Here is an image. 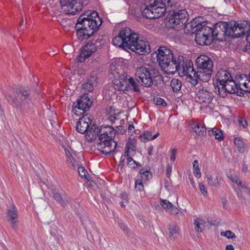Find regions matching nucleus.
Returning a JSON list of instances; mask_svg holds the SVG:
<instances>
[{
  "label": "nucleus",
  "mask_w": 250,
  "mask_h": 250,
  "mask_svg": "<svg viewBox=\"0 0 250 250\" xmlns=\"http://www.w3.org/2000/svg\"><path fill=\"white\" fill-rule=\"evenodd\" d=\"M102 23V18L100 17L97 12H84L79 17L75 25L79 40L83 41L92 37Z\"/></svg>",
  "instance_id": "nucleus-1"
},
{
  "label": "nucleus",
  "mask_w": 250,
  "mask_h": 250,
  "mask_svg": "<svg viewBox=\"0 0 250 250\" xmlns=\"http://www.w3.org/2000/svg\"><path fill=\"white\" fill-rule=\"evenodd\" d=\"M108 126H101L99 129L95 125L93 124L86 131V138L90 141H95L99 137L100 142L98 144L100 151L106 156L109 155V136L105 130Z\"/></svg>",
  "instance_id": "nucleus-2"
},
{
  "label": "nucleus",
  "mask_w": 250,
  "mask_h": 250,
  "mask_svg": "<svg viewBox=\"0 0 250 250\" xmlns=\"http://www.w3.org/2000/svg\"><path fill=\"white\" fill-rule=\"evenodd\" d=\"M178 0H154L147 5H143L142 14L148 19L160 18L166 12L167 6H172L177 3Z\"/></svg>",
  "instance_id": "nucleus-3"
},
{
  "label": "nucleus",
  "mask_w": 250,
  "mask_h": 250,
  "mask_svg": "<svg viewBox=\"0 0 250 250\" xmlns=\"http://www.w3.org/2000/svg\"><path fill=\"white\" fill-rule=\"evenodd\" d=\"M221 25L225 30L223 32L225 34L228 33L229 36H231L234 38L241 37L250 30V22L245 21L240 23L234 21L229 24L221 23L219 26Z\"/></svg>",
  "instance_id": "nucleus-4"
},
{
  "label": "nucleus",
  "mask_w": 250,
  "mask_h": 250,
  "mask_svg": "<svg viewBox=\"0 0 250 250\" xmlns=\"http://www.w3.org/2000/svg\"><path fill=\"white\" fill-rule=\"evenodd\" d=\"M176 68V71L178 72L180 76H187L191 84L195 85L197 84L196 80L195 78V70L193 67V63L191 62L187 61L185 62L184 57L179 56L177 58Z\"/></svg>",
  "instance_id": "nucleus-5"
},
{
  "label": "nucleus",
  "mask_w": 250,
  "mask_h": 250,
  "mask_svg": "<svg viewBox=\"0 0 250 250\" xmlns=\"http://www.w3.org/2000/svg\"><path fill=\"white\" fill-rule=\"evenodd\" d=\"M220 28V26L216 25L214 29H212L208 26L203 27L195 34V40L196 43L201 45H204L210 43L211 40H214L218 34V28Z\"/></svg>",
  "instance_id": "nucleus-6"
},
{
  "label": "nucleus",
  "mask_w": 250,
  "mask_h": 250,
  "mask_svg": "<svg viewBox=\"0 0 250 250\" xmlns=\"http://www.w3.org/2000/svg\"><path fill=\"white\" fill-rule=\"evenodd\" d=\"M188 14L185 9H176L171 11L166 19V25L169 28H176V26L184 25L187 21Z\"/></svg>",
  "instance_id": "nucleus-7"
},
{
  "label": "nucleus",
  "mask_w": 250,
  "mask_h": 250,
  "mask_svg": "<svg viewBox=\"0 0 250 250\" xmlns=\"http://www.w3.org/2000/svg\"><path fill=\"white\" fill-rule=\"evenodd\" d=\"M60 4L62 12L67 15H76L83 6V0H61Z\"/></svg>",
  "instance_id": "nucleus-8"
},
{
  "label": "nucleus",
  "mask_w": 250,
  "mask_h": 250,
  "mask_svg": "<svg viewBox=\"0 0 250 250\" xmlns=\"http://www.w3.org/2000/svg\"><path fill=\"white\" fill-rule=\"evenodd\" d=\"M104 42L103 39L96 41L95 42H87L81 50V51L77 58L78 62H82L85 59L90 57L92 54L95 52L97 47L104 46Z\"/></svg>",
  "instance_id": "nucleus-9"
},
{
  "label": "nucleus",
  "mask_w": 250,
  "mask_h": 250,
  "mask_svg": "<svg viewBox=\"0 0 250 250\" xmlns=\"http://www.w3.org/2000/svg\"><path fill=\"white\" fill-rule=\"evenodd\" d=\"M92 101L87 94L82 96L80 99L77 100L76 104L73 105V111L76 116L83 114L87 111L92 104Z\"/></svg>",
  "instance_id": "nucleus-10"
},
{
  "label": "nucleus",
  "mask_w": 250,
  "mask_h": 250,
  "mask_svg": "<svg viewBox=\"0 0 250 250\" xmlns=\"http://www.w3.org/2000/svg\"><path fill=\"white\" fill-rule=\"evenodd\" d=\"M128 49L139 55H144L150 52V48L148 42L139 39L138 35L137 38L132 41L131 43L129 44Z\"/></svg>",
  "instance_id": "nucleus-11"
},
{
  "label": "nucleus",
  "mask_w": 250,
  "mask_h": 250,
  "mask_svg": "<svg viewBox=\"0 0 250 250\" xmlns=\"http://www.w3.org/2000/svg\"><path fill=\"white\" fill-rule=\"evenodd\" d=\"M135 76L138 83L145 87H149L153 84V80L149 71L144 66L136 69Z\"/></svg>",
  "instance_id": "nucleus-12"
},
{
  "label": "nucleus",
  "mask_w": 250,
  "mask_h": 250,
  "mask_svg": "<svg viewBox=\"0 0 250 250\" xmlns=\"http://www.w3.org/2000/svg\"><path fill=\"white\" fill-rule=\"evenodd\" d=\"M227 175L232 182L237 185L238 188L236 189V192L239 198H245L248 195L250 196V189L246 186L245 184L242 183L238 175L231 171L229 172Z\"/></svg>",
  "instance_id": "nucleus-13"
},
{
  "label": "nucleus",
  "mask_w": 250,
  "mask_h": 250,
  "mask_svg": "<svg viewBox=\"0 0 250 250\" xmlns=\"http://www.w3.org/2000/svg\"><path fill=\"white\" fill-rule=\"evenodd\" d=\"M159 64L166 73L168 74H173L176 72V64L177 59L174 56H169L168 58L163 59L158 62Z\"/></svg>",
  "instance_id": "nucleus-14"
},
{
  "label": "nucleus",
  "mask_w": 250,
  "mask_h": 250,
  "mask_svg": "<svg viewBox=\"0 0 250 250\" xmlns=\"http://www.w3.org/2000/svg\"><path fill=\"white\" fill-rule=\"evenodd\" d=\"M237 83L231 78L220 87H218V94L222 98L227 96V92L230 94H234L237 92L238 90Z\"/></svg>",
  "instance_id": "nucleus-15"
},
{
  "label": "nucleus",
  "mask_w": 250,
  "mask_h": 250,
  "mask_svg": "<svg viewBox=\"0 0 250 250\" xmlns=\"http://www.w3.org/2000/svg\"><path fill=\"white\" fill-rule=\"evenodd\" d=\"M197 69L206 71H212L213 62L206 55H201L196 60Z\"/></svg>",
  "instance_id": "nucleus-16"
},
{
  "label": "nucleus",
  "mask_w": 250,
  "mask_h": 250,
  "mask_svg": "<svg viewBox=\"0 0 250 250\" xmlns=\"http://www.w3.org/2000/svg\"><path fill=\"white\" fill-rule=\"evenodd\" d=\"M214 97L213 94L208 90L202 88L196 93V101L200 104H209Z\"/></svg>",
  "instance_id": "nucleus-17"
},
{
  "label": "nucleus",
  "mask_w": 250,
  "mask_h": 250,
  "mask_svg": "<svg viewBox=\"0 0 250 250\" xmlns=\"http://www.w3.org/2000/svg\"><path fill=\"white\" fill-rule=\"evenodd\" d=\"M7 215L12 229L14 230H17L19 221L18 217L17 209L14 204H12L11 207L7 209Z\"/></svg>",
  "instance_id": "nucleus-18"
},
{
  "label": "nucleus",
  "mask_w": 250,
  "mask_h": 250,
  "mask_svg": "<svg viewBox=\"0 0 250 250\" xmlns=\"http://www.w3.org/2000/svg\"><path fill=\"white\" fill-rule=\"evenodd\" d=\"M91 121L89 117L85 114L79 119L76 125V129L78 132L84 134L88 130Z\"/></svg>",
  "instance_id": "nucleus-19"
},
{
  "label": "nucleus",
  "mask_w": 250,
  "mask_h": 250,
  "mask_svg": "<svg viewBox=\"0 0 250 250\" xmlns=\"http://www.w3.org/2000/svg\"><path fill=\"white\" fill-rule=\"evenodd\" d=\"M205 26L206 24L205 23H201L197 19H195L190 22H186L184 29L185 32L187 31L188 32L196 33Z\"/></svg>",
  "instance_id": "nucleus-20"
},
{
  "label": "nucleus",
  "mask_w": 250,
  "mask_h": 250,
  "mask_svg": "<svg viewBox=\"0 0 250 250\" xmlns=\"http://www.w3.org/2000/svg\"><path fill=\"white\" fill-rule=\"evenodd\" d=\"M119 33L127 44H130L132 41L137 38V34L128 27L123 28L120 30Z\"/></svg>",
  "instance_id": "nucleus-21"
},
{
  "label": "nucleus",
  "mask_w": 250,
  "mask_h": 250,
  "mask_svg": "<svg viewBox=\"0 0 250 250\" xmlns=\"http://www.w3.org/2000/svg\"><path fill=\"white\" fill-rule=\"evenodd\" d=\"M160 204L166 211L169 212L171 215H176L179 213L182 214V213L179 208L174 207L173 205L167 200L161 199Z\"/></svg>",
  "instance_id": "nucleus-22"
},
{
  "label": "nucleus",
  "mask_w": 250,
  "mask_h": 250,
  "mask_svg": "<svg viewBox=\"0 0 250 250\" xmlns=\"http://www.w3.org/2000/svg\"><path fill=\"white\" fill-rule=\"evenodd\" d=\"M231 78L229 72L223 69L219 70L216 75V81L219 83L220 87Z\"/></svg>",
  "instance_id": "nucleus-23"
},
{
  "label": "nucleus",
  "mask_w": 250,
  "mask_h": 250,
  "mask_svg": "<svg viewBox=\"0 0 250 250\" xmlns=\"http://www.w3.org/2000/svg\"><path fill=\"white\" fill-rule=\"evenodd\" d=\"M237 84L238 89L250 93V73L248 76L241 77Z\"/></svg>",
  "instance_id": "nucleus-24"
},
{
  "label": "nucleus",
  "mask_w": 250,
  "mask_h": 250,
  "mask_svg": "<svg viewBox=\"0 0 250 250\" xmlns=\"http://www.w3.org/2000/svg\"><path fill=\"white\" fill-rule=\"evenodd\" d=\"M136 141L134 139L129 138L126 142L125 147L126 156H134L136 151Z\"/></svg>",
  "instance_id": "nucleus-25"
},
{
  "label": "nucleus",
  "mask_w": 250,
  "mask_h": 250,
  "mask_svg": "<svg viewBox=\"0 0 250 250\" xmlns=\"http://www.w3.org/2000/svg\"><path fill=\"white\" fill-rule=\"evenodd\" d=\"M212 72V71H206L204 69H203L202 70L197 69V71H195V78L196 80V82L197 83L198 80L203 82H208L211 78Z\"/></svg>",
  "instance_id": "nucleus-26"
},
{
  "label": "nucleus",
  "mask_w": 250,
  "mask_h": 250,
  "mask_svg": "<svg viewBox=\"0 0 250 250\" xmlns=\"http://www.w3.org/2000/svg\"><path fill=\"white\" fill-rule=\"evenodd\" d=\"M157 60L158 62L162 61L163 59L168 58L169 56H173L171 51L165 46L160 47L157 50Z\"/></svg>",
  "instance_id": "nucleus-27"
},
{
  "label": "nucleus",
  "mask_w": 250,
  "mask_h": 250,
  "mask_svg": "<svg viewBox=\"0 0 250 250\" xmlns=\"http://www.w3.org/2000/svg\"><path fill=\"white\" fill-rule=\"evenodd\" d=\"M112 43L114 46L121 47L125 50H128L129 44L125 41V39H123L120 33L113 38Z\"/></svg>",
  "instance_id": "nucleus-28"
},
{
  "label": "nucleus",
  "mask_w": 250,
  "mask_h": 250,
  "mask_svg": "<svg viewBox=\"0 0 250 250\" xmlns=\"http://www.w3.org/2000/svg\"><path fill=\"white\" fill-rule=\"evenodd\" d=\"M168 230L170 239L175 240L179 234L178 227L175 224H171L168 226Z\"/></svg>",
  "instance_id": "nucleus-29"
},
{
  "label": "nucleus",
  "mask_w": 250,
  "mask_h": 250,
  "mask_svg": "<svg viewBox=\"0 0 250 250\" xmlns=\"http://www.w3.org/2000/svg\"><path fill=\"white\" fill-rule=\"evenodd\" d=\"M208 134L209 136L214 137L216 139L222 140L223 139V134L222 130L216 128H213L208 131Z\"/></svg>",
  "instance_id": "nucleus-30"
},
{
  "label": "nucleus",
  "mask_w": 250,
  "mask_h": 250,
  "mask_svg": "<svg viewBox=\"0 0 250 250\" xmlns=\"http://www.w3.org/2000/svg\"><path fill=\"white\" fill-rule=\"evenodd\" d=\"M206 222L201 218H196L194 219V224L195 229L196 232L201 233L202 232Z\"/></svg>",
  "instance_id": "nucleus-31"
},
{
  "label": "nucleus",
  "mask_w": 250,
  "mask_h": 250,
  "mask_svg": "<svg viewBox=\"0 0 250 250\" xmlns=\"http://www.w3.org/2000/svg\"><path fill=\"white\" fill-rule=\"evenodd\" d=\"M53 194L54 199L61 204L62 206L65 207L67 205L68 203L67 200L65 198H63L60 193L56 191H53Z\"/></svg>",
  "instance_id": "nucleus-32"
},
{
  "label": "nucleus",
  "mask_w": 250,
  "mask_h": 250,
  "mask_svg": "<svg viewBox=\"0 0 250 250\" xmlns=\"http://www.w3.org/2000/svg\"><path fill=\"white\" fill-rule=\"evenodd\" d=\"M95 79L94 77L88 79L87 82L83 84V88L88 92H90L94 89Z\"/></svg>",
  "instance_id": "nucleus-33"
},
{
  "label": "nucleus",
  "mask_w": 250,
  "mask_h": 250,
  "mask_svg": "<svg viewBox=\"0 0 250 250\" xmlns=\"http://www.w3.org/2000/svg\"><path fill=\"white\" fill-rule=\"evenodd\" d=\"M182 86V83L180 81L176 79H173L170 82V86L173 91H177L180 90Z\"/></svg>",
  "instance_id": "nucleus-34"
},
{
  "label": "nucleus",
  "mask_w": 250,
  "mask_h": 250,
  "mask_svg": "<svg viewBox=\"0 0 250 250\" xmlns=\"http://www.w3.org/2000/svg\"><path fill=\"white\" fill-rule=\"evenodd\" d=\"M193 130L198 135H204L206 133V128L201 126L198 123H196L193 127Z\"/></svg>",
  "instance_id": "nucleus-35"
},
{
  "label": "nucleus",
  "mask_w": 250,
  "mask_h": 250,
  "mask_svg": "<svg viewBox=\"0 0 250 250\" xmlns=\"http://www.w3.org/2000/svg\"><path fill=\"white\" fill-rule=\"evenodd\" d=\"M78 171L80 177H81L82 178H84L86 179V180L88 181H90L91 180V179L90 178L89 176H88V174L87 171L86 170V169H84L83 167H78Z\"/></svg>",
  "instance_id": "nucleus-36"
},
{
  "label": "nucleus",
  "mask_w": 250,
  "mask_h": 250,
  "mask_svg": "<svg viewBox=\"0 0 250 250\" xmlns=\"http://www.w3.org/2000/svg\"><path fill=\"white\" fill-rule=\"evenodd\" d=\"M5 97L8 102L14 106H17L20 104L19 100L15 97H13L9 93L6 94Z\"/></svg>",
  "instance_id": "nucleus-37"
},
{
  "label": "nucleus",
  "mask_w": 250,
  "mask_h": 250,
  "mask_svg": "<svg viewBox=\"0 0 250 250\" xmlns=\"http://www.w3.org/2000/svg\"><path fill=\"white\" fill-rule=\"evenodd\" d=\"M234 143L236 146L237 147L238 151L240 152H243L244 151V147L242 140L238 137L235 138L234 140Z\"/></svg>",
  "instance_id": "nucleus-38"
},
{
  "label": "nucleus",
  "mask_w": 250,
  "mask_h": 250,
  "mask_svg": "<svg viewBox=\"0 0 250 250\" xmlns=\"http://www.w3.org/2000/svg\"><path fill=\"white\" fill-rule=\"evenodd\" d=\"M128 86L133 89L134 91H139V85L132 78H129L128 80Z\"/></svg>",
  "instance_id": "nucleus-39"
},
{
  "label": "nucleus",
  "mask_w": 250,
  "mask_h": 250,
  "mask_svg": "<svg viewBox=\"0 0 250 250\" xmlns=\"http://www.w3.org/2000/svg\"><path fill=\"white\" fill-rule=\"evenodd\" d=\"M140 173L141 178L144 180H147L149 179V177L150 176V174L149 171L145 169L144 168H142L140 169Z\"/></svg>",
  "instance_id": "nucleus-40"
},
{
  "label": "nucleus",
  "mask_w": 250,
  "mask_h": 250,
  "mask_svg": "<svg viewBox=\"0 0 250 250\" xmlns=\"http://www.w3.org/2000/svg\"><path fill=\"white\" fill-rule=\"evenodd\" d=\"M154 103L158 105H162L163 106H166L167 105V103L161 98H155L153 100Z\"/></svg>",
  "instance_id": "nucleus-41"
},
{
  "label": "nucleus",
  "mask_w": 250,
  "mask_h": 250,
  "mask_svg": "<svg viewBox=\"0 0 250 250\" xmlns=\"http://www.w3.org/2000/svg\"><path fill=\"white\" fill-rule=\"evenodd\" d=\"M132 156H126L128 166L130 167L131 168H135V165L140 166V165H139V164L137 163V162L133 160V159L131 157Z\"/></svg>",
  "instance_id": "nucleus-42"
},
{
  "label": "nucleus",
  "mask_w": 250,
  "mask_h": 250,
  "mask_svg": "<svg viewBox=\"0 0 250 250\" xmlns=\"http://www.w3.org/2000/svg\"><path fill=\"white\" fill-rule=\"evenodd\" d=\"M221 235L225 236L227 238H234L236 237L235 234L230 230H227L221 232Z\"/></svg>",
  "instance_id": "nucleus-43"
},
{
  "label": "nucleus",
  "mask_w": 250,
  "mask_h": 250,
  "mask_svg": "<svg viewBox=\"0 0 250 250\" xmlns=\"http://www.w3.org/2000/svg\"><path fill=\"white\" fill-rule=\"evenodd\" d=\"M113 83L115 85V86H116V87H115V89H119L121 90L123 89V87L124 85L120 81V80H119L118 79H114V80H113Z\"/></svg>",
  "instance_id": "nucleus-44"
},
{
  "label": "nucleus",
  "mask_w": 250,
  "mask_h": 250,
  "mask_svg": "<svg viewBox=\"0 0 250 250\" xmlns=\"http://www.w3.org/2000/svg\"><path fill=\"white\" fill-rule=\"evenodd\" d=\"M122 201L121 202V205L122 207L124 208L128 204V197L126 193H123L121 196Z\"/></svg>",
  "instance_id": "nucleus-45"
},
{
  "label": "nucleus",
  "mask_w": 250,
  "mask_h": 250,
  "mask_svg": "<svg viewBox=\"0 0 250 250\" xmlns=\"http://www.w3.org/2000/svg\"><path fill=\"white\" fill-rule=\"evenodd\" d=\"M135 188L136 190L138 191H141L143 189L144 186L141 180L137 179L135 181Z\"/></svg>",
  "instance_id": "nucleus-46"
},
{
  "label": "nucleus",
  "mask_w": 250,
  "mask_h": 250,
  "mask_svg": "<svg viewBox=\"0 0 250 250\" xmlns=\"http://www.w3.org/2000/svg\"><path fill=\"white\" fill-rule=\"evenodd\" d=\"M19 93L20 94H21L23 97H24V99H25L29 95V88H22L20 89L19 92H17V94H19Z\"/></svg>",
  "instance_id": "nucleus-47"
},
{
  "label": "nucleus",
  "mask_w": 250,
  "mask_h": 250,
  "mask_svg": "<svg viewBox=\"0 0 250 250\" xmlns=\"http://www.w3.org/2000/svg\"><path fill=\"white\" fill-rule=\"evenodd\" d=\"M199 188L200 190V192L203 195L206 196L208 195L207 189L205 186L202 183H199Z\"/></svg>",
  "instance_id": "nucleus-48"
},
{
  "label": "nucleus",
  "mask_w": 250,
  "mask_h": 250,
  "mask_svg": "<svg viewBox=\"0 0 250 250\" xmlns=\"http://www.w3.org/2000/svg\"><path fill=\"white\" fill-rule=\"evenodd\" d=\"M141 137L142 138L148 141L152 140V134L150 131H145Z\"/></svg>",
  "instance_id": "nucleus-49"
},
{
  "label": "nucleus",
  "mask_w": 250,
  "mask_h": 250,
  "mask_svg": "<svg viewBox=\"0 0 250 250\" xmlns=\"http://www.w3.org/2000/svg\"><path fill=\"white\" fill-rule=\"evenodd\" d=\"M66 155V162L67 163H71L74 161L72 155L68 150H65Z\"/></svg>",
  "instance_id": "nucleus-50"
},
{
  "label": "nucleus",
  "mask_w": 250,
  "mask_h": 250,
  "mask_svg": "<svg viewBox=\"0 0 250 250\" xmlns=\"http://www.w3.org/2000/svg\"><path fill=\"white\" fill-rule=\"evenodd\" d=\"M110 152L112 151H114V150L116 149L117 143L114 140H112V139L110 138Z\"/></svg>",
  "instance_id": "nucleus-51"
},
{
  "label": "nucleus",
  "mask_w": 250,
  "mask_h": 250,
  "mask_svg": "<svg viewBox=\"0 0 250 250\" xmlns=\"http://www.w3.org/2000/svg\"><path fill=\"white\" fill-rule=\"evenodd\" d=\"M221 177L219 176H217L215 179H214V180L213 181V186L218 187L220 185V183L221 182Z\"/></svg>",
  "instance_id": "nucleus-52"
},
{
  "label": "nucleus",
  "mask_w": 250,
  "mask_h": 250,
  "mask_svg": "<svg viewBox=\"0 0 250 250\" xmlns=\"http://www.w3.org/2000/svg\"><path fill=\"white\" fill-rule=\"evenodd\" d=\"M176 153V149L175 148H172L171 151L170 159L172 161H174L175 160V155Z\"/></svg>",
  "instance_id": "nucleus-53"
},
{
  "label": "nucleus",
  "mask_w": 250,
  "mask_h": 250,
  "mask_svg": "<svg viewBox=\"0 0 250 250\" xmlns=\"http://www.w3.org/2000/svg\"><path fill=\"white\" fill-rule=\"evenodd\" d=\"M172 167L169 165H167L166 167L167 176L169 178L171 175Z\"/></svg>",
  "instance_id": "nucleus-54"
},
{
  "label": "nucleus",
  "mask_w": 250,
  "mask_h": 250,
  "mask_svg": "<svg viewBox=\"0 0 250 250\" xmlns=\"http://www.w3.org/2000/svg\"><path fill=\"white\" fill-rule=\"evenodd\" d=\"M193 173L196 177L199 178L201 177V173L200 171L199 168L193 169Z\"/></svg>",
  "instance_id": "nucleus-55"
},
{
  "label": "nucleus",
  "mask_w": 250,
  "mask_h": 250,
  "mask_svg": "<svg viewBox=\"0 0 250 250\" xmlns=\"http://www.w3.org/2000/svg\"><path fill=\"white\" fill-rule=\"evenodd\" d=\"M208 184L211 186H213V181L212 177L210 175H207Z\"/></svg>",
  "instance_id": "nucleus-56"
},
{
  "label": "nucleus",
  "mask_w": 250,
  "mask_h": 250,
  "mask_svg": "<svg viewBox=\"0 0 250 250\" xmlns=\"http://www.w3.org/2000/svg\"><path fill=\"white\" fill-rule=\"evenodd\" d=\"M239 124L243 127H245L247 125V122L246 120H239Z\"/></svg>",
  "instance_id": "nucleus-57"
},
{
  "label": "nucleus",
  "mask_w": 250,
  "mask_h": 250,
  "mask_svg": "<svg viewBox=\"0 0 250 250\" xmlns=\"http://www.w3.org/2000/svg\"><path fill=\"white\" fill-rule=\"evenodd\" d=\"M199 168V165L197 160H194L193 162V169H198Z\"/></svg>",
  "instance_id": "nucleus-58"
},
{
  "label": "nucleus",
  "mask_w": 250,
  "mask_h": 250,
  "mask_svg": "<svg viewBox=\"0 0 250 250\" xmlns=\"http://www.w3.org/2000/svg\"><path fill=\"white\" fill-rule=\"evenodd\" d=\"M48 53L50 56H53L58 53V51L56 49H51V51H49Z\"/></svg>",
  "instance_id": "nucleus-59"
},
{
  "label": "nucleus",
  "mask_w": 250,
  "mask_h": 250,
  "mask_svg": "<svg viewBox=\"0 0 250 250\" xmlns=\"http://www.w3.org/2000/svg\"><path fill=\"white\" fill-rule=\"evenodd\" d=\"M128 131L133 133L134 131V127L132 125L129 124L128 127Z\"/></svg>",
  "instance_id": "nucleus-60"
},
{
  "label": "nucleus",
  "mask_w": 250,
  "mask_h": 250,
  "mask_svg": "<svg viewBox=\"0 0 250 250\" xmlns=\"http://www.w3.org/2000/svg\"><path fill=\"white\" fill-rule=\"evenodd\" d=\"M153 150V147L152 146H149L148 148V154L149 155H151L152 154Z\"/></svg>",
  "instance_id": "nucleus-61"
},
{
  "label": "nucleus",
  "mask_w": 250,
  "mask_h": 250,
  "mask_svg": "<svg viewBox=\"0 0 250 250\" xmlns=\"http://www.w3.org/2000/svg\"><path fill=\"white\" fill-rule=\"evenodd\" d=\"M226 250H234V249L232 245H228L226 247Z\"/></svg>",
  "instance_id": "nucleus-62"
},
{
  "label": "nucleus",
  "mask_w": 250,
  "mask_h": 250,
  "mask_svg": "<svg viewBox=\"0 0 250 250\" xmlns=\"http://www.w3.org/2000/svg\"><path fill=\"white\" fill-rule=\"evenodd\" d=\"M242 169L243 172H246L248 170V167L245 164H244Z\"/></svg>",
  "instance_id": "nucleus-63"
},
{
  "label": "nucleus",
  "mask_w": 250,
  "mask_h": 250,
  "mask_svg": "<svg viewBox=\"0 0 250 250\" xmlns=\"http://www.w3.org/2000/svg\"><path fill=\"white\" fill-rule=\"evenodd\" d=\"M72 167L75 168L77 167H78V166H79L77 162H76V161H75L74 160L73 161H72V163H70Z\"/></svg>",
  "instance_id": "nucleus-64"
}]
</instances>
